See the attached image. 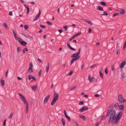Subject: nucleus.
<instances>
[{"label":"nucleus","instance_id":"nucleus-52","mask_svg":"<svg viewBox=\"0 0 126 126\" xmlns=\"http://www.w3.org/2000/svg\"><path fill=\"white\" fill-rule=\"evenodd\" d=\"M84 104V102L82 101H80L79 103V105H81Z\"/></svg>","mask_w":126,"mask_h":126},{"label":"nucleus","instance_id":"nucleus-41","mask_svg":"<svg viewBox=\"0 0 126 126\" xmlns=\"http://www.w3.org/2000/svg\"><path fill=\"white\" fill-rule=\"evenodd\" d=\"M13 113H11L10 115L9 116V119H10L12 118V117L13 116Z\"/></svg>","mask_w":126,"mask_h":126},{"label":"nucleus","instance_id":"nucleus-31","mask_svg":"<svg viewBox=\"0 0 126 126\" xmlns=\"http://www.w3.org/2000/svg\"><path fill=\"white\" fill-rule=\"evenodd\" d=\"M99 73L102 79H103V75L101 72L100 71H99Z\"/></svg>","mask_w":126,"mask_h":126},{"label":"nucleus","instance_id":"nucleus-50","mask_svg":"<svg viewBox=\"0 0 126 126\" xmlns=\"http://www.w3.org/2000/svg\"><path fill=\"white\" fill-rule=\"evenodd\" d=\"M108 15V14L107 12H104V13L102 15L107 16Z\"/></svg>","mask_w":126,"mask_h":126},{"label":"nucleus","instance_id":"nucleus-48","mask_svg":"<svg viewBox=\"0 0 126 126\" xmlns=\"http://www.w3.org/2000/svg\"><path fill=\"white\" fill-rule=\"evenodd\" d=\"M121 77L123 79L125 77V74L124 73H122L121 74Z\"/></svg>","mask_w":126,"mask_h":126},{"label":"nucleus","instance_id":"nucleus-21","mask_svg":"<svg viewBox=\"0 0 126 126\" xmlns=\"http://www.w3.org/2000/svg\"><path fill=\"white\" fill-rule=\"evenodd\" d=\"M0 81L2 86H4L5 85L4 80L3 79H1L0 80Z\"/></svg>","mask_w":126,"mask_h":126},{"label":"nucleus","instance_id":"nucleus-1","mask_svg":"<svg viewBox=\"0 0 126 126\" xmlns=\"http://www.w3.org/2000/svg\"><path fill=\"white\" fill-rule=\"evenodd\" d=\"M80 50L81 48H79L78 52L74 54L71 55V57H74V58H72L71 61L70 63V65H71L75 61L79 58L80 56L79 55L80 54Z\"/></svg>","mask_w":126,"mask_h":126},{"label":"nucleus","instance_id":"nucleus-19","mask_svg":"<svg viewBox=\"0 0 126 126\" xmlns=\"http://www.w3.org/2000/svg\"><path fill=\"white\" fill-rule=\"evenodd\" d=\"M126 64V62L124 61H123L121 64L120 66V68H122Z\"/></svg>","mask_w":126,"mask_h":126},{"label":"nucleus","instance_id":"nucleus-7","mask_svg":"<svg viewBox=\"0 0 126 126\" xmlns=\"http://www.w3.org/2000/svg\"><path fill=\"white\" fill-rule=\"evenodd\" d=\"M88 109V108L86 106H84L82 107L81 109L79 110V111L80 112H82L84 110H87Z\"/></svg>","mask_w":126,"mask_h":126},{"label":"nucleus","instance_id":"nucleus-61","mask_svg":"<svg viewBox=\"0 0 126 126\" xmlns=\"http://www.w3.org/2000/svg\"><path fill=\"white\" fill-rule=\"evenodd\" d=\"M9 15L10 16H13V14L12 12H10L9 13Z\"/></svg>","mask_w":126,"mask_h":126},{"label":"nucleus","instance_id":"nucleus-28","mask_svg":"<svg viewBox=\"0 0 126 126\" xmlns=\"http://www.w3.org/2000/svg\"><path fill=\"white\" fill-rule=\"evenodd\" d=\"M125 13L124 10L123 9H122L120 11V14L121 15H123Z\"/></svg>","mask_w":126,"mask_h":126},{"label":"nucleus","instance_id":"nucleus-35","mask_svg":"<svg viewBox=\"0 0 126 126\" xmlns=\"http://www.w3.org/2000/svg\"><path fill=\"white\" fill-rule=\"evenodd\" d=\"M32 71V69L31 67H29L28 70V72H30V73Z\"/></svg>","mask_w":126,"mask_h":126},{"label":"nucleus","instance_id":"nucleus-26","mask_svg":"<svg viewBox=\"0 0 126 126\" xmlns=\"http://www.w3.org/2000/svg\"><path fill=\"white\" fill-rule=\"evenodd\" d=\"M124 108V106L123 105L119 106V109L120 110H123Z\"/></svg>","mask_w":126,"mask_h":126},{"label":"nucleus","instance_id":"nucleus-59","mask_svg":"<svg viewBox=\"0 0 126 126\" xmlns=\"http://www.w3.org/2000/svg\"><path fill=\"white\" fill-rule=\"evenodd\" d=\"M100 123L99 122H97L96 123L95 126H99Z\"/></svg>","mask_w":126,"mask_h":126},{"label":"nucleus","instance_id":"nucleus-64","mask_svg":"<svg viewBox=\"0 0 126 126\" xmlns=\"http://www.w3.org/2000/svg\"><path fill=\"white\" fill-rule=\"evenodd\" d=\"M58 31L60 33H61L63 32V31L62 30H58Z\"/></svg>","mask_w":126,"mask_h":126},{"label":"nucleus","instance_id":"nucleus-56","mask_svg":"<svg viewBox=\"0 0 126 126\" xmlns=\"http://www.w3.org/2000/svg\"><path fill=\"white\" fill-rule=\"evenodd\" d=\"M8 70L6 72L5 74V76L6 77H7V75H8Z\"/></svg>","mask_w":126,"mask_h":126},{"label":"nucleus","instance_id":"nucleus-49","mask_svg":"<svg viewBox=\"0 0 126 126\" xmlns=\"http://www.w3.org/2000/svg\"><path fill=\"white\" fill-rule=\"evenodd\" d=\"M6 119L3 122V126H6Z\"/></svg>","mask_w":126,"mask_h":126},{"label":"nucleus","instance_id":"nucleus-46","mask_svg":"<svg viewBox=\"0 0 126 126\" xmlns=\"http://www.w3.org/2000/svg\"><path fill=\"white\" fill-rule=\"evenodd\" d=\"M42 70H40L39 72V73L38 74V76L39 77H40L41 74V73H42Z\"/></svg>","mask_w":126,"mask_h":126},{"label":"nucleus","instance_id":"nucleus-54","mask_svg":"<svg viewBox=\"0 0 126 126\" xmlns=\"http://www.w3.org/2000/svg\"><path fill=\"white\" fill-rule=\"evenodd\" d=\"M126 47V40L125 43H124V44L123 47V49H125V48Z\"/></svg>","mask_w":126,"mask_h":126},{"label":"nucleus","instance_id":"nucleus-32","mask_svg":"<svg viewBox=\"0 0 126 126\" xmlns=\"http://www.w3.org/2000/svg\"><path fill=\"white\" fill-rule=\"evenodd\" d=\"M80 117L84 121H85L86 120V118L83 115L80 116Z\"/></svg>","mask_w":126,"mask_h":126},{"label":"nucleus","instance_id":"nucleus-30","mask_svg":"<svg viewBox=\"0 0 126 126\" xmlns=\"http://www.w3.org/2000/svg\"><path fill=\"white\" fill-rule=\"evenodd\" d=\"M61 122L63 124V126H64L65 125V120L63 118H62L61 120Z\"/></svg>","mask_w":126,"mask_h":126},{"label":"nucleus","instance_id":"nucleus-24","mask_svg":"<svg viewBox=\"0 0 126 126\" xmlns=\"http://www.w3.org/2000/svg\"><path fill=\"white\" fill-rule=\"evenodd\" d=\"M57 100H56L54 99H53L51 103V105L52 106H53L54 104L56 102Z\"/></svg>","mask_w":126,"mask_h":126},{"label":"nucleus","instance_id":"nucleus-42","mask_svg":"<svg viewBox=\"0 0 126 126\" xmlns=\"http://www.w3.org/2000/svg\"><path fill=\"white\" fill-rule=\"evenodd\" d=\"M20 49L19 47H18L17 48V53H19L20 51Z\"/></svg>","mask_w":126,"mask_h":126},{"label":"nucleus","instance_id":"nucleus-37","mask_svg":"<svg viewBox=\"0 0 126 126\" xmlns=\"http://www.w3.org/2000/svg\"><path fill=\"white\" fill-rule=\"evenodd\" d=\"M37 87V86H33L32 87V88L33 90H35V89Z\"/></svg>","mask_w":126,"mask_h":126},{"label":"nucleus","instance_id":"nucleus-40","mask_svg":"<svg viewBox=\"0 0 126 126\" xmlns=\"http://www.w3.org/2000/svg\"><path fill=\"white\" fill-rule=\"evenodd\" d=\"M24 28L25 30H27L28 28V26L27 25H25L24 27Z\"/></svg>","mask_w":126,"mask_h":126},{"label":"nucleus","instance_id":"nucleus-18","mask_svg":"<svg viewBox=\"0 0 126 126\" xmlns=\"http://www.w3.org/2000/svg\"><path fill=\"white\" fill-rule=\"evenodd\" d=\"M12 31L15 38L16 39L18 40V38H19V37L18 38L17 37L16 35V32H15L14 30V29H12Z\"/></svg>","mask_w":126,"mask_h":126},{"label":"nucleus","instance_id":"nucleus-4","mask_svg":"<svg viewBox=\"0 0 126 126\" xmlns=\"http://www.w3.org/2000/svg\"><path fill=\"white\" fill-rule=\"evenodd\" d=\"M118 100L120 103H124L125 102V99L123 97L122 94H119L118 95Z\"/></svg>","mask_w":126,"mask_h":126},{"label":"nucleus","instance_id":"nucleus-25","mask_svg":"<svg viewBox=\"0 0 126 126\" xmlns=\"http://www.w3.org/2000/svg\"><path fill=\"white\" fill-rule=\"evenodd\" d=\"M57 100H56L54 99H53L51 103V105L52 106H53L54 104L56 102Z\"/></svg>","mask_w":126,"mask_h":126},{"label":"nucleus","instance_id":"nucleus-27","mask_svg":"<svg viewBox=\"0 0 126 126\" xmlns=\"http://www.w3.org/2000/svg\"><path fill=\"white\" fill-rule=\"evenodd\" d=\"M49 67V65L48 63H47L46 67V71L47 73L48 72V70Z\"/></svg>","mask_w":126,"mask_h":126},{"label":"nucleus","instance_id":"nucleus-36","mask_svg":"<svg viewBox=\"0 0 126 126\" xmlns=\"http://www.w3.org/2000/svg\"><path fill=\"white\" fill-rule=\"evenodd\" d=\"M73 72V71H71L69 73L67 74V76H70L72 74Z\"/></svg>","mask_w":126,"mask_h":126},{"label":"nucleus","instance_id":"nucleus-22","mask_svg":"<svg viewBox=\"0 0 126 126\" xmlns=\"http://www.w3.org/2000/svg\"><path fill=\"white\" fill-rule=\"evenodd\" d=\"M97 9L99 10L100 11H103V10L102 7H101V6H97Z\"/></svg>","mask_w":126,"mask_h":126},{"label":"nucleus","instance_id":"nucleus-63","mask_svg":"<svg viewBox=\"0 0 126 126\" xmlns=\"http://www.w3.org/2000/svg\"><path fill=\"white\" fill-rule=\"evenodd\" d=\"M114 70V67L113 65H112L111 66V70L112 71H113Z\"/></svg>","mask_w":126,"mask_h":126},{"label":"nucleus","instance_id":"nucleus-9","mask_svg":"<svg viewBox=\"0 0 126 126\" xmlns=\"http://www.w3.org/2000/svg\"><path fill=\"white\" fill-rule=\"evenodd\" d=\"M59 98V94L58 93L55 92L54 94L53 99L57 100Z\"/></svg>","mask_w":126,"mask_h":126},{"label":"nucleus","instance_id":"nucleus-57","mask_svg":"<svg viewBox=\"0 0 126 126\" xmlns=\"http://www.w3.org/2000/svg\"><path fill=\"white\" fill-rule=\"evenodd\" d=\"M66 118L69 121H71L70 118L69 116L67 117Z\"/></svg>","mask_w":126,"mask_h":126},{"label":"nucleus","instance_id":"nucleus-14","mask_svg":"<svg viewBox=\"0 0 126 126\" xmlns=\"http://www.w3.org/2000/svg\"><path fill=\"white\" fill-rule=\"evenodd\" d=\"M112 107L111 108L110 110H108L107 113L106 117H108L110 115V113L113 110Z\"/></svg>","mask_w":126,"mask_h":126},{"label":"nucleus","instance_id":"nucleus-8","mask_svg":"<svg viewBox=\"0 0 126 126\" xmlns=\"http://www.w3.org/2000/svg\"><path fill=\"white\" fill-rule=\"evenodd\" d=\"M41 11L40 10H39V13L36 15L35 16V18H34L33 20V21H35L37 20L39 18L40 14H41Z\"/></svg>","mask_w":126,"mask_h":126},{"label":"nucleus","instance_id":"nucleus-51","mask_svg":"<svg viewBox=\"0 0 126 126\" xmlns=\"http://www.w3.org/2000/svg\"><path fill=\"white\" fill-rule=\"evenodd\" d=\"M119 14V13H115L113 15L112 17H114L115 16H116L118 15Z\"/></svg>","mask_w":126,"mask_h":126},{"label":"nucleus","instance_id":"nucleus-11","mask_svg":"<svg viewBox=\"0 0 126 126\" xmlns=\"http://www.w3.org/2000/svg\"><path fill=\"white\" fill-rule=\"evenodd\" d=\"M50 95H48L45 98L44 100V104H45L46 103L47 101H48V100L49 98L50 97Z\"/></svg>","mask_w":126,"mask_h":126},{"label":"nucleus","instance_id":"nucleus-58","mask_svg":"<svg viewBox=\"0 0 126 126\" xmlns=\"http://www.w3.org/2000/svg\"><path fill=\"white\" fill-rule=\"evenodd\" d=\"M106 117H106L105 115H103L102 117V120L105 119Z\"/></svg>","mask_w":126,"mask_h":126},{"label":"nucleus","instance_id":"nucleus-29","mask_svg":"<svg viewBox=\"0 0 126 126\" xmlns=\"http://www.w3.org/2000/svg\"><path fill=\"white\" fill-rule=\"evenodd\" d=\"M3 25L4 26V27H5V28L6 29H8L9 28H8V26H7V24H6V23L5 22H3Z\"/></svg>","mask_w":126,"mask_h":126},{"label":"nucleus","instance_id":"nucleus-17","mask_svg":"<svg viewBox=\"0 0 126 126\" xmlns=\"http://www.w3.org/2000/svg\"><path fill=\"white\" fill-rule=\"evenodd\" d=\"M24 6L25 7L27 10V12L26 13L28 14L29 12V8L28 6L26 4H24Z\"/></svg>","mask_w":126,"mask_h":126},{"label":"nucleus","instance_id":"nucleus-23","mask_svg":"<svg viewBox=\"0 0 126 126\" xmlns=\"http://www.w3.org/2000/svg\"><path fill=\"white\" fill-rule=\"evenodd\" d=\"M114 107L117 109H118L119 108V106L117 103H115L114 105Z\"/></svg>","mask_w":126,"mask_h":126},{"label":"nucleus","instance_id":"nucleus-47","mask_svg":"<svg viewBox=\"0 0 126 126\" xmlns=\"http://www.w3.org/2000/svg\"><path fill=\"white\" fill-rule=\"evenodd\" d=\"M75 37V36L74 35L72 36L71 38L69 40V41H71Z\"/></svg>","mask_w":126,"mask_h":126},{"label":"nucleus","instance_id":"nucleus-45","mask_svg":"<svg viewBox=\"0 0 126 126\" xmlns=\"http://www.w3.org/2000/svg\"><path fill=\"white\" fill-rule=\"evenodd\" d=\"M81 34V32H79L78 33H77V34H76L74 35L75 37H76L78 35H80Z\"/></svg>","mask_w":126,"mask_h":126},{"label":"nucleus","instance_id":"nucleus-60","mask_svg":"<svg viewBox=\"0 0 126 126\" xmlns=\"http://www.w3.org/2000/svg\"><path fill=\"white\" fill-rule=\"evenodd\" d=\"M38 60L39 62H40L41 63H42V60L41 59H40L39 58H38Z\"/></svg>","mask_w":126,"mask_h":126},{"label":"nucleus","instance_id":"nucleus-53","mask_svg":"<svg viewBox=\"0 0 126 126\" xmlns=\"http://www.w3.org/2000/svg\"><path fill=\"white\" fill-rule=\"evenodd\" d=\"M63 28L65 29V31H66L68 28V26H64L63 27Z\"/></svg>","mask_w":126,"mask_h":126},{"label":"nucleus","instance_id":"nucleus-34","mask_svg":"<svg viewBox=\"0 0 126 126\" xmlns=\"http://www.w3.org/2000/svg\"><path fill=\"white\" fill-rule=\"evenodd\" d=\"M46 23L47 24H48L50 25H52V23L49 21H47L46 22Z\"/></svg>","mask_w":126,"mask_h":126},{"label":"nucleus","instance_id":"nucleus-2","mask_svg":"<svg viewBox=\"0 0 126 126\" xmlns=\"http://www.w3.org/2000/svg\"><path fill=\"white\" fill-rule=\"evenodd\" d=\"M115 110H113L110 114V118L109 120V123L115 121L116 120V117L115 116Z\"/></svg>","mask_w":126,"mask_h":126},{"label":"nucleus","instance_id":"nucleus-3","mask_svg":"<svg viewBox=\"0 0 126 126\" xmlns=\"http://www.w3.org/2000/svg\"><path fill=\"white\" fill-rule=\"evenodd\" d=\"M123 112L122 111H121L118 113L116 117V120L115 122L114 123L116 124H118L119 122L120 118L122 117Z\"/></svg>","mask_w":126,"mask_h":126},{"label":"nucleus","instance_id":"nucleus-12","mask_svg":"<svg viewBox=\"0 0 126 126\" xmlns=\"http://www.w3.org/2000/svg\"><path fill=\"white\" fill-rule=\"evenodd\" d=\"M67 47L71 50L73 51H75L76 50V49L74 48H72L70 46V44L69 43H67Z\"/></svg>","mask_w":126,"mask_h":126},{"label":"nucleus","instance_id":"nucleus-44","mask_svg":"<svg viewBox=\"0 0 126 126\" xmlns=\"http://www.w3.org/2000/svg\"><path fill=\"white\" fill-rule=\"evenodd\" d=\"M39 26L43 29H45L46 28V27L45 26L43 25H39Z\"/></svg>","mask_w":126,"mask_h":126},{"label":"nucleus","instance_id":"nucleus-55","mask_svg":"<svg viewBox=\"0 0 126 126\" xmlns=\"http://www.w3.org/2000/svg\"><path fill=\"white\" fill-rule=\"evenodd\" d=\"M105 72L106 74H108V70L107 68H106L105 69Z\"/></svg>","mask_w":126,"mask_h":126},{"label":"nucleus","instance_id":"nucleus-62","mask_svg":"<svg viewBox=\"0 0 126 126\" xmlns=\"http://www.w3.org/2000/svg\"><path fill=\"white\" fill-rule=\"evenodd\" d=\"M92 32V30L90 28H89V30L88 31V32L89 33H91Z\"/></svg>","mask_w":126,"mask_h":126},{"label":"nucleus","instance_id":"nucleus-38","mask_svg":"<svg viewBox=\"0 0 126 126\" xmlns=\"http://www.w3.org/2000/svg\"><path fill=\"white\" fill-rule=\"evenodd\" d=\"M96 64H93V65H92L90 67V68H94L95 67H96Z\"/></svg>","mask_w":126,"mask_h":126},{"label":"nucleus","instance_id":"nucleus-20","mask_svg":"<svg viewBox=\"0 0 126 126\" xmlns=\"http://www.w3.org/2000/svg\"><path fill=\"white\" fill-rule=\"evenodd\" d=\"M84 21L85 22L89 23V24L91 25H92L93 24V23L90 21L88 19H84Z\"/></svg>","mask_w":126,"mask_h":126},{"label":"nucleus","instance_id":"nucleus-16","mask_svg":"<svg viewBox=\"0 0 126 126\" xmlns=\"http://www.w3.org/2000/svg\"><path fill=\"white\" fill-rule=\"evenodd\" d=\"M28 78L29 80H30L32 79L35 81L36 80V79L34 77L32 76L31 75H30L29 76Z\"/></svg>","mask_w":126,"mask_h":126},{"label":"nucleus","instance_id":"nucleus-5","mask_svg":"<svg viewBox=\"0 0 126 126\" xmlns=\"http://www.w3.org/2000/svg\"><path fill=\"white\" fill-rule=\"evenodd\" d=\"M22 39L20 37L18 38V41L19 43L22 46H25L27 44L26 42L24 41H22Z\"/></svg>","mask_w":126,"mask_h":126},{"label":"nucleus","instance_id":"nucleus-13","mask_svg":"<svg viewBox=\"0 0 126 126\" xmlns=\"http://www.w3.org/2000/svg\"><path fill=\"white\" fill-rule=\"evenodd\" d=\"M90 76H89V79L90 82H92L93 81L94 82L96 80V79L92 77V78H90Z\"/></svg>","mask_w":126,"mask_h":126},{"label":"nucleus","instance_id":"nucleus-39","mask_svg":"<svg viewBox=\"0 0 126 126\" xmlns=\"http://www.w3.org/2000/svg\"><path fill=\"white\" fill-rule=\"evenodd\" d=\"M64 115L65 116V117L66 118L67 117H68V116L67 115L65 110H64Z\"/></svg>","mask_w":126,"mask_h":126},{"label":"nucleus","instance_id":"nucleus-33","mask_svg":"<svg viewBox=\"0 0 126 126\" xmlns=\"http://www.w3.org/2000/svg\"><path fill=\"white\" fill-rule=\"evenodd\" d=\"M100 4L102 5H103L104 6H106V3L104 1H101L100 2Z\"/></svg>","mask_w":126,"mask_h":126},{"label":"nucleus","instance_id":"nucleus-43","mask_svg":"<svg viewBox=\"0 0 126 126\" xmlns=\"http://www.w3.org/2000/svg\"><path fill=\"white\" fill-rule=\"evenodd\" d=\"M76 87L77 86H76L73 87H72L70 90V91H71L74 90Z\"/></svg>","mask_w":126,"mask_h":126},{"label":"nucleus","instance_id":"nucleus-15","mask_svg":"<svg viewBox=\"0 0 126 126\" xmlns=\"http://www.w3.org/2000/svg\"><path fill=\"white\" fill-rule=\"evenodd\" d=\"M26 105V113H27L28 112V109L29 108V103L28 102H26L25 103H24Z\"/></svg>","mask_w":126,"mask_h":126},{"label":"nucleus","instance_id":"nucleus-10","mask_svg":"<svg viewBox=\"0 0 126 126\" xmlns=\"http://www.w3.org/2000/svg\"><path fill=\"white\" fill-rule=\"evenodd\" d=\"M21 35H23L24 36L27 38H28L30 39H33V37L32 36H31L30 35H28L26 34H25L23 33H20Z\"/></svg>","mask_w":126,"mask_h":126},{"label":"nucleus","instance_id":"nucleus-6","mask_svg":"<svg viewBox=\"0 0 126 126\" xmlns=\"http://www.w3.org/2000/svg\"><path fill=\"white\" fill-rule=\"evenodd\" d=\"M18 94L19 95L20 98L24 103H25L26 102H27L25 97L24 96L19 93H18Z\"/></svg>","mask_w":126,"mask_h":126}]
</instances>
